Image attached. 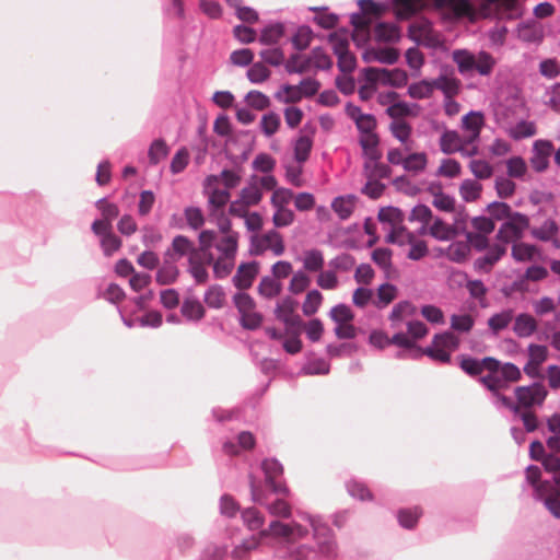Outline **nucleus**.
I'll return each mask as SVG.
<instances>
[{"mask_svg":"<svg viewBox=\"0 0 560 560\" xmlns=\"http://www.w3.org/2000/svg\"><path fill=\"white\" fill-rule=\"evenodd\" d=\"M303 518L313 530L316 547L300 545L289 552L288 560H335L337 541L331 527L319 515L304 513Z\"/></svg>","mask_w":560,"mask_h":560,"instance_id":"1","label":"nucleus"},{"mask_svg":"<svg viewBox=\"0 0 560 560\" xmlns=\"http://www.w3.org/2000/svg\"><path fill=\"white\" fill-rule=\"evenodd\" d=\"M163 13V46H162V72L159 81L161 90L168 91L173 85L175 73V0H162Z\"/></svg>","mask_w":560,"mask_h":560,"instance_id":"2","label":"nucleus"},{"mask_svg":"<svg viewBox=\"0 0 560 560\" xmlns=\"http://www.w3.org/2000/svg\"><path fill=\"white\" fill-rule=\"evenodd\" d=\"M529 228V218L525 213L514 212L513 218L501 223L494 238L495 244L508 245L517 243L524 236L525 230Z\"/></svg>","mask_w":560,"mask_h":560,"instance_id":"3","label":"nucleus"},{"mask_svg":"<svg viewBox=\"0 0 560 560\" xmlns=\"http://www.w3.org/2000/svg\"><path fill=\"white\" fill-rule=\"evenodd\" d=\"M249 487L252 500L260 505H264L271 515L285 518L291 516L290 504L281 498L269 500L268 494L256 487L252 474H249Z\"/></svg>","mask_w":560,"mask_h":560,"instance_id":"4","label":"nucleus"},{"mask_svg":"<svg viewBox=\"0 0 560 560\" xmlns=\"http://www.w3.org/2000/svg\"><path fill=\"white\" fill-rule=\"evenodd\" d=\"M261 470L265 475V483L273 494L288 497L290 489L284 481H277V477L283 476V465L276 457L265 458L261 462Z\"/></svg>","mask_w":560,"mask_h":560,"instance_id":"5","label":"nucleus"},{"mask_svg":"<svg viewBox=\"0 0 560 560\" xmlns=\"http://www.w3.org/2000/svg\"><path fill=\"white\" fill-rule=\"evenodd\" d=\"M387 161L392 165H401L406 172H422L428 164L425 152H413L407 158H402L398 148H392L387 151Z\"/></svg>","mask_w":560,"mask_h":560,"instance_id":"6","label":"nucleus"},{"mask_svg":"<svg viewBox=\"0 0 560 560\" xmlns=\"http://www.w3.org/2000/svg\"><path fill=\"white\" fill-rule=\"evenodd\" d=\"M555 152L552 141L548 139H537L532 145V156L529 163L536 173H544L550 164V156Z\"/></svg>","mask_w":560,"mask_h":560,"instance_id":"7","label":"nucleus"},{"mask_svg":"<svg viewBox=\"0 0 560 560\" xmlns=\"http://www.w3.org/2000/svg\"><path fill=\"white\" fill-rule=\"evenodd\" d=\"M259 261H242L232 278L233 285L238 290L249 289L259 273Z\"/></svg>","mask_w":560,"mask_h":560,"instance_id":"8","label":"nucleus"},{"mask_svg":"<svg viewBox=\"0 0 560 560\" xmlns=\"http://www.w3.org/2000/svg\"><path fill=\"white\" fill-rule=\"evenodd\" d=\"M92 233L100 238V247L105 257H112L122 246V240L116 235L113 228L91 225Z\"/></svg>","mask_w":560,"mask_h":560,"instance_id":"9","label":"nucleus"},{"mask_svg":"<svg viewBox=\"0 0 560 560\" xmlns=\"http://www.w3.org/2000/svg\"><path fill=\"white\" fill-rule=\"evenodd\" d=\"M164 255V262L155 272V281L160 285H167L175 282V236L172 238Z\"/></svg>","mask_w":560,"mask_h":560,"instance_id":"10","label":"nucleus"},{"mask_svg":"<svg viewBox=\"0 0 560 560\" xmlns=\"http://www.w3.org/2000/svg\"><path fill=\"white\" fill-rule=\"evenodd\" d=\"M506 252V247H503L501 244L493 243L491 247L486 250V254L475 259V271L490 273L493 266L505 256Z\"/></svg>","mask_w":560,"mask_h":560,"instance_id":"11","label":"nucleus"},{"mask_svg":"<svg viewBox=\"0 0 560 560\" xmlns=\"http://www.w3.org/2000/svg\"><path fill=\"white\" fill-rule=\"evenodd\" d=\"M525 393H529L533 406H541L548 396V390L540 381L533 382L529 385L516 386L514 395L518 402H523L522 394Z\"/></svg>","mask_w":560,"mask_h":560,"instance_id":"12","label":"nucleus"},{"mask_svg":"<svg viewBox=\"0 0 560 560\" xmlns=\"http://www.w3.org/2000/svg\"><path fill=\"white\" fill-rule=\"evenodd\" d=\"M485 126V115L481 110H469L462 117V128L470 131L471 135L466 143L474 142L479 139L482 127Z\"/></svg>","mask_w":560,"mask_h":560,"instance_id":"13","label":"nucleus"},{"mask_svg":"<svg viewBox=\"0 0 560 560\" xmlns=\"http://www.w3.org/2000/svg\"><path fill=\"white\" fill-rule=\"evenodd\" d=\"M454 74V69L448 65H443L441 67V72L436 79H441L440 88H435L440 90L445 97L453 96L458 93L460 81Z\"/></svg>","mask_w":560,"mask_h":560,"instance_id":"14","label":"nucleus"},{"mask_svg":"<svg viewBox=\"0 0 560 560\" xmlns=\"http://www.w3.org/2000/svg\"><path fill=\"white\" fill-rule=\"evenodd\" d=\"M284 34L285 25L283 22L270 21L261 28L258 42L266 46L276 45Z\"/></svg>","mask_w":560,"mask_h":560,"instance_id":"15","label":"nucleus"},{"mask_svg":"<svg viewBox=\"0 0 560 560\" xmlns=\"http://www.w3.org/2000/svg\"><path fill=\"white\" fill-rule=\"evenodd\" d=\"M511 256L516 262L530 261L536 257L541 258V249L536 244L521 242L520 240L512 245Z\"/></svg>","mask_w":560,"mask_h":560,"instance_id":"16","label":"nucleus"},{"mask_svg":"<svg viewBox=\"0 0 560 560\" xmlns=\"http://www.w3.org/2000/svg\"><path fill=\"white\" fill-rule=\"evenodd\" d=\"M375 39L378 43H397L400 39V27L393 22L380 21L374 27Z\"/></svg>","mask_w":560,"mask_h":560,"instance_id":"17","label":"nucleus"},{"mask_svg":"<svg viewBox=\"0 0 560 560\" xmlns=\"http://www.w3.org/2000/svg\"><path fill=\"white\" fill-rule=\"evenodd\" d=\"M423 355L444 364H450L452 361L451 352L433 342L424 348L419 346V348L416 349V354L412 355V360H419Z\"/></svg>","mask_w":560,"mask_h":560,"instance_id":"18","label":"nucleus"},{"mask_svg":"<svg viewBox=\"0 0 560 560\" xmlns=\"http://www.w3.org/2000/svg\"><path fill=\"white\" fill-rule=\"evenodd\" d=\"M324 39V35H317L314 33L312 27L307 24L298 26L296 31L291 37V44L296 51L305 50L311 42L315 38Z\"/></svg>","mask_w":560,"mask_h":560,"instance_id":"19","label":"nucleus"},{"mask_svg":"<svg viewBox=\"0 0 560 560\" xmlns=\"http://www.w3.org/2000/svg\"><path fill=\"white\" fill-rule=\"evenodd\" d=\"M355 200L354 194L339 195L332 199L330 207L338 218L345 221L353 213Z\"/></svg>","mask_w":560,"mask_h":560,"instance_id":"20","label":"nucleus"},{"mask_svg":"<svg viewBox=\"0 0 560 560\" xmlns=\"http://www.w3.org/2000/svg\"><path fill=\"white\" fill-rule=\"evenodd\" d=\"M441 79H422L412 82L407 90L408 95L415 100L428 98L432 95L434 88H440Z\"/></svg>","mask_w":560,"mask_h":560,"instance_id":"21","label":"nucleus"},{"mask_svg":"<svg viewBox=\"0 0 560 560\" xmlns=\"http://www.w3.org/2000/svg\"><path fill=\"white\" fill-rule=\"evenodd\" d=\"M470 246L465 241H453L447 247L445 252V257L456 264H464L466 262L470 257Z\"/></svg>","mask_w":560,"mask_h":560,"instance_id":"22","label":"nucleus"},{"mask_svg":"<svg viewBox=\"0 0 560 560\" xmlns=\"http://www.w3.org/2000/svg\"><path fill=\"white\" fill-rule=\"evenodd\" d=\"M537 330L535 318L528 313H520L513 325V331L520 338H527Z\"/></svg>","mask_w":560,"mask_h":560,"instance_id":"23","label":"nucleus"},{"mask_svg":"<svg viewBox=\"0 0 560 560\" xmlns=\"http://www.w3.org/2000/svg\"><path fill=\"white\" fill-rule=\"evenodd\" d=\"M378 71L383 74L382 85L384 86L400 89L408 82V73L401 68H382V70Z\"/></svg>","mask_w":560,"mask_h":560,"instance_id":"24","label":"nucleus"},{"mask_svg":"<svg viewBox=\"0 0 560 560\" xmlns=\"http://www.w3.org/2000/svg\"><path fill=\"white\" fill-rule=\"evenodd\" d=\"M462 139L456 130L445 129L440 138V150L444 154H453L455 152L464 153L460 145Z\"/></svg>","mask_w":560,"mask_h":560,"instance_id":"25","label":"nucleus"},{"mask_svg":"<svg viewBox=\"0 0 560 560\" xmlns=\"http://www.w3.org/2000/svg\"><path fill=\"white\" fill-rule=\"evenodd\" d=\"M419 108L420 106L417 103H408L406 101L398 100L396 103L385 109V114L390 118L402 119L401 117L405 116H417Z\"/></svg>","mask_w":560,"mask_h":560,"instance_id":"26","label":"nucleus"},{"mask_svg":"<svg viewBox=\"0 0 560 560\" xmlns=\"http://www.w3.org/2000/svg\"><path fill=\"white\" fill-rule=\"evenodd\" d=\"M314 139L311 136H299L293 143V158L299 164L305 163L311 155Z\"/></svg>","mask_w":560,"mask_h":560,"instance_id":"27","label":"nucleus"},{"mask_svg":"<svg viewBox=\"0 0 560 560\" xmlns=\"http://www.w3.org/2000/svg\"><path fill=\"white\" fill-rule=\"evenodd\" d=\"M346 489L348 494L359 501H372L374 495L369 487L362 480L354 477L350 478L346 482Z\"/></svg>","mask_w":560,"mask_h":560,"instance_id":"28","label":"nucleus"},{"mask_svg":"<svg viewBox=\"0 0 560 560\" xmlns=\"http://www.w3.org/2000/svg\"><path fill=\"white\" fill-rule=\"evenodd\" d=\"M359 145L362 149V154L365 159L363 168L365 172L371 170V163H376L382 159V152L378 149L380 136H375L373 143L368 145L363 139H359Z\"/></svg>","mask_w":560,"mask_h":560,"instance_id":"29","label":"nucleus"},{"mask_svg":"<svg viewBox=\"0 0 560 560\" xmlns=\"http://www.w3.org/2000/svg\"><path fill=\"white\" fill-rule=\"evenodd\" d=\"M221 256L226 260H233L238 248V233L231 232L221 238V242L215 245Z\"/></svg>","mask_w":560,"mask_h":560,"instance_id":"30","label":"nucleus"},{"mask_svg":"<svg viewBox=\"0 0 560 560\" xmlns=\"http://www.w3.org/2000/svg\"><path fill=\"white\" fill-rule=\"evenodd\" d=\"M513 319V310L504 308L499 313H494L488 318V327L492 335L497 336L501 330L508 328Z\"/></svg>","mask_w":560,"mask_h":560,"instance_id":"31","label":"nucleus"},{"mask_svg":"<svg viewBox=\"0 0 560 560\" xmlns=\"http://www.w3.org/2000/svg\"><path fill=\"white\" fill-rule=\"evenodd\" d=\"M559 230L560 228L557 221L552 218H548L544 221L541 226L533 228L530 230V235L540 242H550L552 236H557Z\"/></svg>","mask_w":560,"mask_h":560,"instance_id":"32","label":"nucleus"},{"mask_svg":"<svg viewBox=\"0 0 560 560\" xmlns=\"http://www.w3.org/2000/svg\"><path fill=\"white\" fill-rule=\"evenodd\" d=\"M485 211L489 212L488 217L491 218L494 223L495 221L510 220V218H513L515 212L508 202L499 200L488 203Z\"/></svg>","mask_w":560,"mask_h":560,"instance_id":"33","label":"nucleus"},{"mask_svg":"<svg viewBox=\"0 0 560 560\" xmlns=\"http://www.w3.org/2000/svg\"><path fill=\"white\" fill-rule=\"evenodd\" d=\"M421 515L422 510L419 506L402 508L397 511V521L402 528L410 530L417 526Z\"/></svg>","mask_w":560,"mask_h":560,"instance_id":"34","label":"nucleus"},{"mask_svg":"<svg viewBox=\"0 0 560 560\" xmlns=\"http://www.w3.org/2000/svg\"><path fill=\"white\" fill-rule=\"evenodd\" d=\"M429 234L436 241L447 242L454 240L453 226L442 218L435 217L429 229Z\"/></svg>","mask_w":560,"mask_h":560,"instance_id":"35","label":"nucleus"},{"mask_svg":"<svg viewBox=\"0 0 560 560\" xmlns=\"http://www.w3.org/2000/svg\"><path fill=\"white\" fill-rule=\"evenodd\" d=\"M405 219L404 211L396 206H385L381 207L377 212V220L382 224H390L392 228L402 223Z\"/></svg>","mask_w":560,"mask_h":560,"instance_id":"36","label":"nucleus"},{"mask_svg":"<svg viewBox=\"0 0 560 560\" xmlns=\"http://www.w3.org/2000/svg\"><path fill=\"white\" fill-rule=\"evenodd\" d=\"M188 270L192 278L195 279L196 283H205L208 280L209 273L203 265V261L199 253L194 252L190 254V256L188 257Z\"/></svg>","mask_w":560,"mask_h":560,"instance_id":"37","label":"nucleus"},{"mask_svg":"<svg viewBox=\"0 0 560 560\" xmlns=\"http://www.w3.org/2000/svg\"><path fill=\"white\" fill-rule=\"evenodd\" d=\"M389 124V131L392 136L401 144H406L412 133V126L405 119L392 118Z\"/></svg>","mask_w":560,"mask_h":560,"instance_id":"38","label":"nucleus"},{"mask_svg":"<svg viewBox=\"0 0 560 560\" xmlns=\"http://www.w3.org/2000/svg\"><path fill=\"white\" fill-rule=\"evenodd\" d=\"M242 520L246 527L252 532H260L264 529V514L256 508H246L241 512Z\"/></svg>","mask_w":560,"mask_h":560,"instance_id":"39","label":"nucleus"},{"mask_svg":"<svg viewBox=\"0 0 560 560\" xmlns=\"http://www.w3.org/2000/svg\"><path fill=\"white\" fill-rule=\"evenodd\" d=\"M482 185L477 179L466 178L459 185V195L465 202H474L480 198Z\"/></svg>","mask_w":560,"mask_h":560,"instance_id":"40","label":"nucleus"},{"mask_svg":"<svg viewBox=\"0 0 560 560\" xmlns=\"http://www.w3.org/2000/svg\"><path fill=\"white\" fill-rule=\"evenodd\" d=\"M407 243L410 246L409 252L407 253L408 259L419 261L429 254L427 242L417 238L415 233H408Z\"/></svg>","mask_w":560,"mask_h":560,"instance_id":"41","label":"nucleus"},{"mask_svg":"<svg viewBox=\"0 0 560 560\" xmlns=\"http://www.w3.org/2000/svg\"><path fill=\"white\" fill-rule=\"evenodd\" d=\"M453 60L457 65L458 72L465 74L476 67L475 56L467 49H456L453 51Z\"/></svg>","mask_w":560,"mask_h":560,"instance_id":"42","label":"nucleus"},{"mask_svg":"<svg viewBox=\"0 0 560 560\" xmlns=\"http://www.w3.org/2000/svg\"><path fill=\"white\" fill-rule=\"evenodd\" d=\"M456 275L463 277L466 282V288L468 289V292L471 298L474 299H480V306L486 307V303H483V298L488 291L487 287L485 285L483 281L481 279H468V275L465 271H456Z\"/></svg>","mask_w":560,"mask_h":560,"instance_id":"43","label":"nucleus"},{"mask_svg":"<svg viewBox=\"0 0 560 560\" xmlns=\"http://www.w3.org/2000/svg\"><path fill=\"white\" fill-rule=\"evenodd\" d=\"M282 283L272 276H264L257 287L258 293L266 299H273L280 294Z\"/></svg>","mask_w":560,"mask_h":560,"instance_id":"44","label":"nucleus"},{"mask_svg":"<svg viewBox=\"0 0 560 560\" xmlns=\"http://www.w3.org/2000/svg\"><path fill=\"white\" fill-rule=\"evenodd\" d=\"M457 361L459 369L471 377L479 376L482 373V365L479 358L463 353L457 355Z\"/></svg>","mask_w":560,"mask_h":560,"instance_id":"45","label":"nucleus"},{"mask_svg":"<svg viewBox=\"0 0 560 560\" xmlns=\"http://www.w3.org/2000/svg\"><path fill=\"white\" fill-rule=\"evenodd\" d=\"M225 300V292L222 285L212 284L210 285L205 294L203 301L208 307L219 310L223 306Z\"/></svg>","mask_w":560,"mask_h":560,"instance_id":"46","label":"nucleus"},{"mask_svg":"<svg viewBox=\"0 0 560 560\" xmlns=\"http://www.w3.org/2000/svg\"><path fill=\"white\" fill-rule=\"evenodd\" d=\"M328 316L336 324V326L343 323H352L355 317L354 312L346 303H338L334 305L330 308Z\"/></svg>","mask_w":560,"mask_h":560,"instance_id":"47","label":"nucleus"},{"mask_svg":"<svg viewBox=\"0 0 560 560\" xmlns=\"http://www.w3.org/2000/svg\"><path fill=\"white\" fill-rule=\"evenodd\" d=\"M273 97L284 104L298 103L303 98L299 84L292 85L290 83L281 84L280 89L275 93Z\"/></svg>","mask_w":560,"mask_h":560,"instance_id":"48","label":"nucleus"},{"mask_svg":"<svg viewBox=\"0 0 560 560\" xmlns=\"http://www.w3.org/2000/svg\"><path fill=\"white\" fill-rule=\"evenodd\" d=\"M119 207L115 202L106 203L101 209V219H94L91 225L97 228H113V221L119 215Z\"/></svg>","mask_w":560,"mask_h":560,"instance_id":"49","label":"nucleus"},{"mask_svg":"<svg viewBox=\"0 0 560 560\" xmlns=\"http://www.w3.org/2000/svg\"><path fill=\"white\" fill-rule=\"evenodd\" d=\"M397 287L390 282H383L376 290L377 301L375 302L376 307L383 308L392 303L397 295Z\"/></svg>","mask_w":560,"mask_h":560,"instance_id":"50","label":"nucleus"},{"mask_svg":"<svg viewBox=\"0 0 560 560\" xmlns=\"http://www.w3.org/2000/svg\"><path fill=\"white\" fill-rule=\"evenodd\" d=\"M463 231L465 232V237L470 246V249L481 253L491 247L489 243V234L474 233L468 231L465 224H463Z\"/></svg>","mask_w":560,"mask_h":560,"instance_id":"51","label":"nucleus"},{"mask_svg":"<svg viewBox=\"0 0 560 560\" xmlns=\"http://www.w3.org/2000/svg\"><path fill=\"white\" fill-rule=\"evenodd\" d=\"M359 346L354 342L328 343L326 353L330 358L351 357L357 353Z\"/></svg>","mask_w":560,"mask_h":560,"instance_id":"52","label":"nucleus"},{"mask_svg":"<svg viewBox=\"0 0 560 560\" xmlns=\"http://www.w3.org/2000/svg\"><path fill=\"white\" fill-rule=\"evenodd\" d=\"M323 302V294L318 289H312L306 293L302 304V312L305 316H312L318 312Z\"/></svg>","mask_w":560,"mask_h":560,"instance_id":"53","label":"nucleus"},{"mask_svg":"<svg viewBox=\"0 0 560 560\" xmlns=\"http://www.w3.org/2000/svg\"><path fill=\"white\" fill-rule=\"evenodd\" d=\"M311 62L313 66L322 71H328L332 68L334 61L331 57L325 51L322 46H316L311 50Z\"/></svg>","mask_w":560,"mask_h":560,"instance_id":"54","label":"nucleus"},{"mask_svg":"<svg viewBox=\"0 0 560 560\" xmlns=\"http://www.w3.org/2000/svg\"><path fill=\"white\" fill-rule=\"evenodd\" d=\"M537 132L534 121L521 119L515 127L511 128L509 135L514 140H522L535 136Z\"/></svg>","mask_w":560,"mask_h":560,"instance_id":"55","label":"nucleus"},{"mask_svg":"<svg viewBox=\"0 0 560 560\" xmlns=\"http://www.w3.org/2000/svg\"><path fill=\"white\" fill-rule=\"evenodd\" d=\"M167 153L168 147L165 140L163 138L154 139L148 149L150 164H159L164 158H166Z\"/></svg>","mask_w":560,"mask_h":560,"instance_id":"56","label":"nucleus"},{"mask_svg":"<svg viewBox=\"0 0 560 560\" xmlns=\"http://www.w3.org/2000/svg\"><path fill=\"white\" fill-rule=\"evenodd\" d=\"M324 255L322 250L317 248H312L305 252L303 267L305 270L311 272H316L323 269L324 266Z\"/></svg>","mask_w":560,"mask_h":560,"instance_id":"57","label":"nucleus"},{"mask_svg":"<svg viewBox=\"0 0 560 560\" xmlns=\"http://www.w3.org/2000/svg\"><path fill=\"white\" fill-rule=\"evenodd\" d=\"M281 119L276 112H268L261 116L260 130L267 137L273 136L280 128Z\"/></svg>","mask_w":560,"mask_h":560,"instance_id":"58","label":"nucleus"},{"mask_svg":"<svg viewBox=\"0 0 560 560\" xmlns=\"http://www.w3.org/2000/svg\"><path fill=\"white\" fill-rule=\"evenodd\" d=\"M262 198V191L255 183H249L248 186L242 188L240 192V200L244 206H256Z\"/></svg>","mask_w":560,"mask_h":560,"instance_id":"59","label":"nucleus"},{"mask_svg":"<svg viewBox=\"0 0 560 560\" xmlns=\"http://www.w3.org/2000/svg\"><path fill=\"white\" fill-rule=\"evenodd\" d=\"M180 313L191 320H200L205 316V307L198 300L186 299L182 305Z\"/></svg>","mask_w":560,"mask_h":560,"instance_id":"60","label":"nucleus"},{"mask_svg":"<svg viewBox=\"0 0 560 560\" xmlns=\"http://www.w3.org/2000/svg\"><path fill=\"white\" fill-rule=\"evenodd\" d=\"M270 75L271 71L260 61L253 62L246 72L248 81L253 84L262 83L267 81Z\"/></svg>","mask_w":560,"mask_h":560,"instance_id":"61","label":"nucleus"},{"mask_svg":"<svg viewBox=\"0 0 560 560\" xmlns=\"http://www.w3.org/2000/svg\"><path fill=\"white\" fill-rule=\"evenodd\" d=\"M232 301L240 315L256 308L255 300L249 293L245 292V290H240L234 293Z\"/></svg>","mask_w":560,"mask_h":560,"instance_id":"62","label":"nucleus"},{"mask_svg":"<svg viewBox=\"0 0 560 560\" xmlns=\"http://www.w3.org/2000/svg\"><path fill=\"white\" fill-rule=\"evenodd\" d=\"M247 105L256 110H264L270 106V98L258 90H250L244 97Z\"/></svg>","mask_w":560,"mask_h":560,"instance_id":"63","label":"nucleus"},{"mask_svg":"<svg viewBox=\"0 0 560 560\" xmlns=\"http://www.w3.org/2000/svg\"><path fill=\"white\" fill-rule=\"evenodd\" d=\"M338 61L337 67L338 70L343 74H350L357 68V57L350 49L343 50L341 52L334 54Z\"/></svg>","mask_w":560,"mask_h":560,"instance_id":"64","label":"nucleus"}]
</instances>
